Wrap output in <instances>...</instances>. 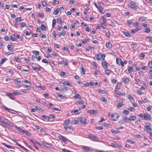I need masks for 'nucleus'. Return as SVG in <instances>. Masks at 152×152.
Masks as SVG:
<instances>
[{"label": "nucleus", "instance_id": "nucleus-44", "mask_svg": "<svg viewBox=\"0 0 152 152\" xmlns=\"http://www.w3.org/2000/svg\"><path fill=\"white\" fill-rule=\"evenodd\" d=\"M111 145L112 146L115 147H118V145L115 142H113L111 143Z\"/></svg>", "mask_w": 152, "mask_h": 152}, {"label": "nucleus", "instance_id": "nucleus-27", "mask_svg": "<svg viewBox=\"0 0 152 152\" xmlns=\"http://www.w3.org/2000/svg\"><path fill=\"white\" fill-rule=\"evenodd\" d=\"M122 33L126 37H130L131 36V35L129 33L127 32L123 31Z\"/></svg>", "mask_w": 152, "mask_h": 152}, {"label": "nucleus", "instance_id": "nucleus-17", "mask_svg": "<svg viewBox=\"0 0 152 152\" xmlns=\"http://www.w3.org/2000/svg\"><path fill=\"white\" fill-rule=\"evenodd\" d=\"M100 21V23H106L107 22V20L103 16H102L101 17Z\"/></svg>", "mask_w": 152, "mask_h": 152}, {"label": "nucleus", "instance_id": "nucleus-6", "mask_svg": "<svg viewBox=\"0 0 152 152\" xmlns=\"http://www.w3.org/2000/svg\"><path fill=\"white\" fill-rule=\"evenodd\" d=\"M4 109L5 110L8 111L9 113H13L15 114L16 113L18 114L19 113L18 111L12 110L6 107L5 106H4Z\"/></svg>", "mask_w": 152, "mask_h": 152}, {"label": "nucleus", "instance_id": "nucleus-53", "mask_svg": "<svg viewBox=\"0 0 152 152\" xmlns=\"http://www.w3.org/2000/svg\"><path fill=\"white\" fill-rule=\"evenodd\" d=\"M105 73L107 75H108L111 73V71L109 69H106L105 71Z\"/></svg>", "mask_w": 152, "mask_h": 152}, {"label": "nucleus", "instance_id": "nucleus-3", "mask_svg": "<svg viewBox=\"0 0 152 152\" xmlns=\"http://www.w3.org/2000/svg\"><path fill=\"white\" fill-rule=\"evenodd\" d=\"M15 128L16 129H18L19 132L22 133V134H26L28 136H29V134L27 131L23 130L20 127L17 126H15Z\"/></svg>", "mask_w": 152, "mask_h": 152}, {"label": "nucleus", "instance_id": "nucleus-37", "mask_svg": "<svg viewBox=\"0 0 152 152\" xmlns=\"http://www.w3.org/2000/svg\"><path fill=\"white\" fill-rule=\"evenodd\" d=\"M41 29L43 31H45L46 29V28L45 25L42 24L41 25Z\"/></svg>", "mask_w": 152, "mask_h": 152}, {"label": "nucleus", "instance_id": "nucleus-14", "mask_svg": "<svg viewBox=\"0 0 152 152\" xmlns=\"http://www.w3.org/2000/svg\"><path fill=\"white\" fill-rule=\"evenodd\" d=\"M86 118L84 117L80 118V123L83 125H85L86 124Z\"/></svg>", "mask_w": 152, "mask_h": 152}, {"label": "nucleus", "instance_id": "nucleus-45", "mask_svg": "<svg viewBox=\"0 0 152 152\" xmlns=\"http://www.w3.org/2000/svg\"><path fill=\"white\" fill-rule=\"evenodd\" d=\"M137 93L139 95L143 94H144V92L143 91H141L140 90H137Z\"/></svg>", "mask_w": 152, "mask_h": 152}, {"label": "nucleus", "instance_id": "nucleus-47", "mask_svg": "<svg viewBox=\"0 0 152 152\" xmlns=\"http://www.w3.org/2000/svg\"><path fill=\"white\" fill-rule=\"evenodd\" d=\"M57 21L59 22L60 24H61L62 23H63L62 18H59L57 20Z\"/></svg>", "mask_w": 152, "mask_h": 152}, {"label": "nucleus", "instance_id": "nucleus-13", "mask_svg": "<svg viewBox=\"0 0 152 152\" xmlns=\"http://www.w3.org/2000/svg\"><path fill=\"white\" fill-rule=\"evenodd\" d=\"M151 125L150 124H146V126H145V128L147 131H150L151 130Z\"/></svg>", "mask_w": 152, "mask_h": 152}, {"label": "nucleus", "instance_id": "nucleus-1", "mask_svg": "<svg viewBox=\"0 0 152 152\" xmlns=\"http://www.w3.org/2000/svg\"><path fill=\"white\" fill-rule=\"evenodd\" d=\"M105 56L104 54H102V53H99L96 56V58L97 60H100L102 58L104 61Z\"/></svg>", "mask_w": 152, "mask_h": 152}, {"label": "nucleus", "instance_id": "nucleus-31", "mask_svg": "<svg viewBox=\"0 0 152 152\" xmlns=\"http://www.w3.org/2000/svg\"><path fill=\"white\" fill-rule=\"evenodd\" d=\"M72 127H71V126H69L68 127H65V130L68 132H70L72 130Z\"/></svg>", "mask_w": 152, "mask_h": 152}, {"label": "nucleus", "instance_id": "nucleus-52", "mask_svg": "<svg viewBox=\"0 0 152 152\" xmlns=\"http://www.w3.org/2000/svg\"><path fill=\"white\" fill-rule=\"evenodd\" d=\"M105 35L107 37L109 38H110V33L109 31L105 33Z\"/></svg>", "mask_w": 152, "mask_h": 152}, {"label": "nucleus", "instance_id": "nucleus-39", "mask_svg": "<svg viewBox=\"0 0 152 152\" xmlns=\"http://www.w3.org/2000/svg\"><path fill=\"white\" fill-rule=\"evenodd\" d=\"M7 48L8 50L9 51L13 49L12 45H8L7 46Z\"/></svg>", "mask_w": 152, "mask_h": 152}, {"label": "nucleus", "instance_id": "nucleus-28", "mask_svg": "<svg viewBox=\"0 0 152 152\" xmlns=\"http://www.w3.org/2000/svg\"><path fill=\"white\" fill-rule=\"evenodd\" d=\"M123 120L125 122L129 123V118L126 116L124 117L123 119Z\"/></svg>", "mask_w": 152, "mask_h": 152}, {"label": "nucleus", "instance_id": "nucleus-64", "mask_svg": "<svg viewBox=\"0 0 152 152\" xmlns=\"http://www.w3.org/2000/svg\"><path fill=\"white\" fill-rule=\"evenodd\" d=\"M147 38H148L149 39V41L150 42H152V37H147Z\"/></svg>", "mask_w": 152, "mask_h": 152}, {"label": "nucleus", "instance_id": "nucleus-20", "mask_svg": "<svg viewBox=\"0 0 152 152\" xmlns=\"http://www.w3.org/2000/svg\"><path fill=\"white\" fill-rule=\"evenodd\" d=\"M30 141L32 143H35L37 144L39 146H41V144L40 143H39V142H38L37 141H36L34 140L31 139L30 140Z\"/></svg>", "mask_w": 152, "mask_h": 152}, {"label": "nucleus", "instance_id": "nucleus-11", "mask_svg": "<svg viewBox=\"0 0 152 152\" xmlns=\"http://www.w3.org/2000/svg\"><path fill=\"white\" fill-rule=\"evenodd\" d=\"M139 116L141 117L144 116L145 119L146 120H150L151 119L150 115H139Z\"/></svg>", "mask_w": 152, "mask_h": 152}, {"label": "nucleus", "instance_id": "nucleus-15", "mask_svg": "<svg viewBox=\"0 0 152 152\" xmlns=\"http://www.w3.org/2000/svg\"><path fill=\"white\" fill-rule=\"evenodd\" d=\"M81 149L86 151H90L89 152H92L93 150L91 149L89 147H82Z\"/></svg>", "mask_w": 152, "mask_h": 152}, {"label": "nucleus", "instance_id": "nucleus-48", "mask_svg": "<svg viewBox=\"0 0 152 152\" xmlns=\"http://www.w3.org/2000/svg\"><path fill=\"white\" fill-rule=\"evenodd\" d=\"M60 83L61 84H63L64 85H67L68 82L67 81H65L64 80H61L60 82Z\"/></svg>", "mask_w": 152, "mask_h": 152}, {"label": "nucleus", "instance_id": "nucleus-29", "mask_svg": "<svg viewBox=\"0 0 152 152\" xmlns=\"http://www.w3.org/2000/svg\"><path fill=\"white\" fill-rule=\"evenodd\" d=\"M121 87V83L120 82H118L117 83L116 85L115 89H120Z\"/></svg>", "mask_w": 152, "mask_h": 152}, {"label": "nucleus", "instance_id": "nucleus-42", "mask_svg": "<svg viewBox=\"0 0 152 152\" xmlns=\"http://www.w3.org/2000/svg\"><path fill=\"white\" fill-rule=\"evenodd\" d=\"M56 20L55 19H53L52 20V28H54L55 27V26L56 24Z\"/></svg>", "mask_w": 152, "mask_h": 152}, {"label": "nucleus", "instance_id": "nucleus-50", "mask_svg": "<svg viewBox=\"0 0 152 152\" xmlns=\"http://www.w3.org/2000/svg\"><path fill=\"white\" fill-rule=\"evenodd\" d=\"M69 120H67L64 121L63 125H68L69 123Z\"/></svg>", "mask_w": 152, "mask_h": 152}, {"label": "nucleus", "instance_id": "nucleus-7", "mask_svg": "<svg viewBox=\"0 0 152 152\" xmlns=\"http://www.w3.org/2000/svg\"><path fill=\"white\" fill-rule=\"evenodd\" d=\"M116 62L118 65L119 66L121 65L122 66H124V63L121 61V58H116Z\"/></svg>", "mask_w": 152, "mask_h": 152}, {"label": "nucleus", "instance_id": "nucleus-32", "mask_svg": "<svg viewBox=\"0 0 152 152\" xmlns=\"http://www.w3.org/2000/svg\"><path fill=\"white\" fill-rule=\"evenodd\" d=\"M41 67H35L34 66H32V69L34 71H37L38 70H41Z\"/></svg>", "mask_w": 152, "mask_h": 152}, {"label": "nucleus", "instance_id": "nucleus-30", "mask_svg": "<svg viewBox=\"0 0 152 152\" xmlns=\"http://www.w3.org/2000/svg\"><path fill=\"white\" fill-rule=\"evenodd\" d=\"M136 116L135 115H132L129 118V122L130 121H134L136 118Z\"/></svg>", "mask_w": 152, "mask_h": 152}, {"label": "nucleus", "instance_id": "nucleus-19", "mask_svg": "<svg viewBox=\"0 0 152 152\" xmlns=\"http://www.w3.org/2000/svg\"><path fill=\"white\" fill-rule=\"evenodd\" d=\"M6 95L7 96L9 97L10 98L12 99L13 100L15 99L14 96L11 93H6Z\"/></svg>", "mask_w": 152, "mask_h": 152}, {"label": "nucleus", "instance_id": "nucleus-60", "mask_svg": "<svg viewBox=\"0 0 152 152\" xmlns=\"http://www.w3.org/2000/svg\"><path fill=\"white\" fill-rule=\"evenodd\" d=\"M148 65L149 67H152V60L148 63Z\"/></svg>", "mask_w": 152, "mask_h": 152}, {"label": "nucleus", "instance_id": "nucleus-57", "mask_svg": "<svg viewBox=\"0 0 152 152\" xmlns=\"http://www.w3.org/2000/svg\"><path fill=\"white\" fill-rule=\"evenodd\" d=\"M32 52L33 54L35 55L36 56H37L39 55V53L38 51H33Z\"/></svg>", "mask_w": 152, "mask_h": 152}, {"label": "nucleus", "instance_id": "nucleus-9", "mask_svg": "<svg viewBox=\"0 0 152 152\" xmlns=\"http://www.w3.org/2000/svg\"><path fill=\"white\" fill-rule=\"evenodd\" d=\"M108 115L111 116V119L114 121L117 120L119 117V115Z\"/></svg>", "mask_w": 152, "mask_h": 152}, {"label": "nucleus", "instance_id": "nucleus-2", "mask_svg": "<svg viewBox=\"0 0 152 152\" xmlns=\"http://www.w3.org/2000/svg\"><path fill=\"white\" fill-rule=\"evenodd\" d=\"M6 120L7 119L4 118V117L0 116V125L3 127H5Z\"/></svg>", "mask_w": 152, "mask_h": 152}, {"label": "nucleus", "instance_id": "nucleus-36", "mask_svg": "<svg viewBox=\"0 0 152 152\" xmlns=\"http://www.w3.org/2000/svg\"><path fill=\"white\" fill-rule=\"evenodd\" d=\"M80 95L79 94H76L75 95L74 97V98L75 99H80Z\"/></svg>", "mask_w": 152, "mask_h": 152}, {"label": "nucleus", "instance_id": "nucleus-22", "mask_svg": "<svg viewBox=\"0 0 152 152\" xmlns=\"http://www.w3.org/2000/svg\"><path fill=\"white\" fill-rule=\"evenodd\" d=\"M129 7H130L132 9H134L135 10H136L137 9V7L132 4H129Z\"/></svg>", "mask_w": 152, "mask_h": 152}, {"label": "nucleus", "instance_id": "nucleus-33", "mask_svg": "<svg viewBox=\"0 0 152 152\" xmlns=\"http://www.w3.org/2000/svg\"><path fill=\"white\" fill-rule=\"evenodd\" d=\"M72 123L74 125L77 124H78L79 121L78 120H72Z\"/></svg>", "mask_w": 152, "mask_h": 152}, {"label": "nucleus", "instance_id": "nucleus-51", "mask_svg": "<svg viewBox=\"0 0 152 152\" xmlns=\"http://www.w3.org/2000/svg\"><path fill=\"white\" fill-rule=\"evenodd\" d=\"M59 13V11L58 9H56L53 12V14L55 15H57Z\"/></svg>", "mask_w": 152, "mask_h": 152}, {"label": "nucleus", "instance_id": "nucleus-55", "mask_svg": "<svg viewBox=\"0 0 152 152\" xmlns=\"http://www.w3.org/2000/svg\"><path fill=\"white\" fill-rule=\"evenodd\" d=\"M16 37L19 39L20 41L22 40V37L19 34H17L16 36Z\"/></svg>", "mask_w": 152, "mask_h": 152}, {"label": "nucleus", "instance_id": "nucleus-25", "mask_svg": "<svg viewBox=\"0 0 152 152\" xmlns=\"http://www.w3.org/2000/svg\"><path fill=\"white\" fill-rule=\"evenodd\" d=\"M106 46L108 49H110L112 47V44L111 42H107L106 43Z\"/></svg>", "mask_w": 152, "mask_h": 152}, {"label": "nucleus", "instance_id": "nucleus-10", "mask_svg": "<svg viewBox=\"0 0 152 152\" xmlns=\"http://www.w3.org/2000/svg\"><path fill=\"white\" fill-rule=\"evenodd\" d=\"M41 144V146H44L47 148H52L51 146H52L51 144L45 142H42Z\"/></svg>", "mask_w": 152, "mask_h": 152}, {"label": "nucleus", "instance_id": "nucleus-63", "mask_svg": "<svg viewBox=\"0 0 152 152\" xmlns=\"http://www.w3.org/2000/svg\"><path fill=\"white\" fill-rule=\"evenodd\" d=\"M62 150L63 152H72L70 150H69L64 149H62Z\"/></svg>", "mask_w": 152, "mask_h": 152}, {"label": "nucleus", "instance_id": "nucleus-56", "mask_svg": "<svg viewBox=\"0 0 152 152\" xmlns=\"http://www.w3.org/2000/svg\"><path fill=\"white\" fill-rule=\"evenodd\" d=\"M42 62L43 63H46L47 64H49V62L46 59H42Z\"/></svg>", "mask_w": 152, "mask_h": 152}, {"label": "nucleus", "instance_id": "nucleus-24", "mask_svg": "<svg viewBox=\"0 0 152 152\" xmlns=\"http://www.w3.org/2000/svg\"><path fill=\"white\" fill-rule=\"evenodd\" d=\"M6 126H7V125L8 124V125L11 126H14L13 124L11 123V122L9 121L7 119V120H6Z\"/></svg>", "mask_w": 152, "mask_h": 152}, {"label": "nucleus", "instance_id": "nucleus-49", "mask_svg": "<svg viewBox=\"0 0 152 152\" xmlns=\"http://www.w3.org/2000/svg\"><path fill=\"white\" fill-rule=\"evenodd\" d=\"M24 143L31 150H33V149L32 148V147L31 145L28 144L27 143H26L25 142H24Z\"/></svg>", "mask_w": 152, "mask_h": 152}, {"label": "nucleus", "instance_id": "nucleus-54", "mask_svg": "<svg viewBox=\"0 0 152 152\" xmlns=\"http://www.w3.org/2000/svg\"><path fill=\"white\" fill-rule=\"evenodd\" d=\"M37 106H35L34 108L31 109V111L32 112H35L37 110Z\"/></svg>", "mask_w": 152, "mask_h": 152}, {"label": "nucleus", "instance_id": "nucleus-40", "mask_svg": "<svg viewBox=\"0 0 152 152\" xmlns=\"http://www.w3.org/2000/svg\"><path fill=\"white\" fill-rule=\"evenodd\" d=\"M14 60L17 62H20L21 61V60L20 58L18 57H15L14 58Z\"/></svg>", "mask_w": 152, "mask_h": 152}, {"label": "nucleus", "instance_id": "nucleus-18", "mask_svg": "<svg viewBox=\"0 0 152 152\" xmlns=\"http://www.w3.org/2000/svg\"><path fill=\"white\" fill-rule=\"evenodd\" d=\"M16 145L19 146L20 147L22 148V149H23V150L25 151L26 152H28V150L27 149L25 148L24 147H23V146L21 145L20 144L18 143L17 142H16Z\"/></svg>", "mask_w": 152, "mask_h": 152}, {"label": "nucleus", "instance_id": "nucleus-38", "mask_svg": "<svg viewBox=\"0 0 152 152\" xmlns=\"http://www.w3.org/2000/svg\"><path fill=\"white\" fill-rule=\"evenodd\" d=\"M23 86L24 88H27V89H31L32 88V87L30 86L24 85Z\"/></svg>", "mask_w": 152, "mask_h": 152}, {"label": "nucleus", "instance_id": "nucleus-59", "mask_svg": "<svg viewBox=\"0 0 152 152\" xmlns=\"http://www.w3.org/2000/svg\"><path fill=\"white\" fill-rule=\"evenodd\" d=\"M44 13H39L38 15V16L40 18H43L44 17Z\"/></svg>", "mask_w": 152, "mask_h": 152}, {"label": "nucleus", "instance_id": "nucleus-58", "mask_svg": "<svg viewBox=\"0 0 152 152\" xmlns=\"http://www.w3.org/2000/svg\"><path fill=\"white\" fill-rule=\"evenodd\" d=\"M10 39L13 41H16V39L14 37L12 36H10Z\"/></svg>", "mask_w": 152, "mask_h": 152}, {"label": "nucleus", "instance_id": "nucleus-43", "mask_svg": "<svg viewBox=\"0 0 152 152\" xmlns=\"http://www.w3.org/2000/svg\"><path fill=\"white\" fill-rule=\"evenodd\" d=\"M2 144L4 145H5L7 148H10V149H14V148L13 147H12L10 145H6L5 143H2Z\"/></svg>", "mask_w": 152, "mask_h": 152}, {"label": "nucleus", "instance_id": "nucleus-26", "mask_svg": "<svg viewBox=\"0 0 152 152\" xmlns=\"http://www.w3.org/2000/svg\"><path fill=\"white\" fill-rule=\"evenodd\" d=\"M80 110H72L71 111V113H74L75 114H78L79 113H80Z\"/></svg>", "mask_w": 152, "mask_h": 152}, {"label": "nucleus", "instance_id": "nucleus-61", "mask_svg": "<svg viewBox=\"0 0 152 152\" xmlns=\"http://www.w3.org/2000/svg\"><path fill=\"white\" fill-rule=\"evenodd\" d=\"M129 81V80L128 78H126V79H125L124 80H123L124 82V83H127Z\"/></svg>", "mask_w": 152, "mask_h": 152}, {"label": "nucleus", "instance_id": "nucleus-16", "mask_svg": "<svg viewBox=\"0 0 152 152\" xmlns=\"http://www.w3.org/2000/svg\"><path fill=\"white\" fill-rule=\"evenodd\" d=\"M141 28V27L140 26H138L135 29L132 30V32L133 34H135L136 32L140 30Z\"/></svg>", "mask_w": 152, "mask_h": 152}, {"label": "nucleus", "instance_id": "nucleus-34", "mask_svg": "<svg viewBox=\"0 0 152 152\" xmlns=\"http://www.w3.org/2000/svg\"><path fill=\"white\" fill-rule=\"evenodd\" d=\"M133 71V69L131 66H129L128 69V72L129 73H132Z\"/></svg>", "mask_w": 152, "mask_h": 152}, {"label": "nucleus", "instance_id": "nucleus-35", "mask_svg": "<svg viewBox=\"0 0 152 152\" xmlns=\"http://www.w3.org/2000/svg\"><path fill=\"white\" fill-rule=\"evenodd\" d=\"M115 96L116 97H118L120 95V94L119 93V91L118 90L115 91Z\"/></svg>", "mask_w": 152, "mask_h": 152}, {"label": "nucleus", "instance_id": "nucleus-41", "mask_svg": "<svg viewBox=\"0 0 152 152\" xmlns=\"http://www.w3.org/2000/svg\"><path fill=\"white\" fill-rule=\"evenodd\" d=\"M127 97L131 102L134 100L133 97L130 95H128Z\"/></svg>", "mask_w": 152, "mask_h": 152}, {"label": "nucleus", "instance_id": "nucleus-23", "mask_svg": "<svg viewBox=\"0 0 152 152\" xmlns=\"http://www.w3.org/2000/svg\"><path fill=\"white\" fill-rule=\"evenodd\" d=\"M59 138L60 140L63 141L64 142H66V138L63 136L61 135L59 136Z\"/></svg>", "mask_w": 152, "mask_h": 152}, {"label": "nucleus", "instance_id": "nucleus-8", "mask_svg": "<svg viewBox=\"0 0 152 152\" xmlns=\"http://www.w3.org/2000/svg\"><path fill=\"white\" fill-rule=\"evenodd\" d=\"M88 138L91 139L92 141L97 140L99 139V138L96 136L92 134H90L88 136Z\"/></svg>", "mask_w": 152, "mask_h": 152}, {"label": "nucleus", "instance_id": "nucleus-4", "mask_svg": "<svg viewBox=\"0 0 152 152\" xmlns=\"http://www.w3.org/2000/svg\"><path fill=\"white\" fill-rule=\"evenodd\" d=\"M41 117L44 118L45 120L48 121L51 119L54 118L55 117V116L52 115H51L49 116L45 115H42L41 116Z\"/></svg>", "mask_w": 152, "mask_h": 152}, {"label": "nucleus", "instance_id": "nucleus-5", "mask_svg": "<svg viewBox=\"0 0 152 152\" xmlns=\"http://www.w3.org/2000/svg\"><path fill=\"white\" fill-rule=\"evenodd\" d=\"M103 4L101 3H99L97 8L100 11L101 13H104V11L103 10V8L102 7V5Z\"/></svg>", "mask_w": 152, "mask_h": 152}, {"label": "nucleus", "instance_id": "nucleus-21", "mask_svg": "<svg viewBox=\"0 0 152 152\" xmlns=\"http://www.w3.org/2000/svg\"><path fill=\"white\" fill-rule=\"evenodd\" d=\"M102 65L104 68L107 69L108 67V66L107 64H108L107 63L106 61H105L102 63Z\"/></svg>", "mask_w": 152, "mask_h": 152}, {"label": "nucleus", "instance_id": "nucleus-12", "mask_svg": "<svg viewBox=\"0 0 152 152\" xmlns=\"http://www.w3.org/2000/svg\"><path fill=\"white\" fill-rule=\"evenodd\" d=\"M88 113H89L90 114H97L99 113V111L98 110H90L88 111Z\"/></svg>", "mask_w": 152, "mask_h": 152}, {"label": "nucleus", "instance_id": "nucleus-46", "mask_svg": "<svg viewBox=\"0 0 152 152\" xmlns=\"http://www.w3.org/2000/svg\"><path fill=\"white\" fill-rule=\"evenodd\" d=\"M123 105V102H120L117 104V107L118 108H120Z\"/></svg>", "mask_w": 152, "mask_h": 152}, {"label": "nucleus", "instance_id": "nucleus-62", "mask_svg": "<svg viewBox=\"0 0 152 152\" xmlns=\"http://www.w3.org/2000/svg\"><path fill=\"white\" fill-rule=\"evenodd\" d=\"M60 33L61 34V36H65L66 34V33L64 31H61Z\"/></svg>", "mask_w": 152, "mask_h": 152}]
</instances>
